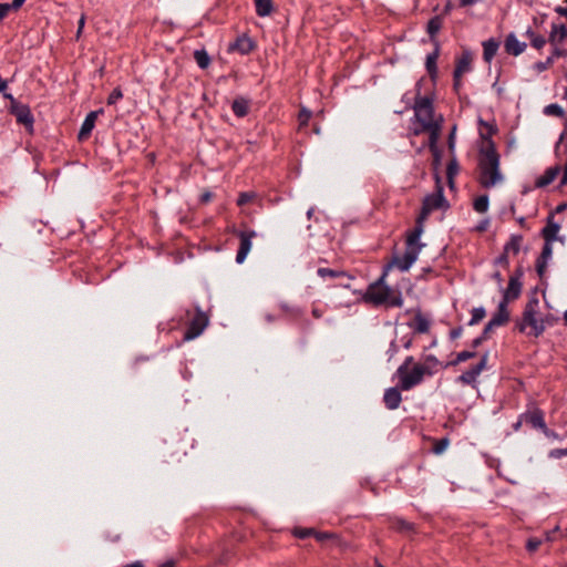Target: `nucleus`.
I'll list each match as a JSON object with an SVG mask.
<instances>
[{
	"label": "nucleus",
	"instance_id": "1",
	"mask_svg": "<svg viewBox=\"0 0 567 567\" xmlns=\"http://www.w3.org/2000/svg\"><path fill=\"white\" fill-rule=\"evenodd\" d=\"M478 124L486 128V133L481 131L480 135L487 142L486 146L482 147L480 151L482 156L478 162L480 184L484 188H491L503 181V175L499 171V155L491 138L492 135L496 133L497 128L483 118L478 120Z\"/></svg>",
	"mask_w": 567,
	"mask_h": 567
},
{
	"label": "nucleus",
	"instance_id": "2",
	"mask_svg": "<svg viewBox=\"0 0 567 567\" xmlns=\"http://www.w3.org/2000/svg\"><path fill=\"white\" fill-rule=\"evenodd\" d=\"M386 276L388 275L382 271L379 279L369 285L364 299L375 306L402 307V293L401 291H394L389 285L384 284Z\"/></svg>",
	"mask_w": 567,
	"mask_h": 567
},
{
	"label": "nucleus",
	"instance_id": "3",
	"mask_svg": "<svg viewBox=\"0 0 567 567\" xmlns=\"http://www.w3.org/2000/svg\"><path fill=\"white\" fill-rule=\"evenodd\" d=\"M538 298L536 296L530 297L525 305L522 319L516 323L519 332H526L529 327L530 331L527 332L529 336L539 337L544 333L546 326L544 320L538 318Z\"/></svg>",
	"mask_w": 567,
	"mask_h": 567
},
{
	"label": "nucleus",
	"instance_id": "4",
	"mask_svg": "<svg viewBox=\"0 0 567 567\" xmlns=\"http://www.w3.org/2000/svg\"><path fill=\"white\" fill-rule=\"evenodd\" d=\"M567 27L564 23H551V30L548 41L554 47L553 53L547 56L545 61H538L534 64V70L538 73L546 71L555 61L556 58L567 55V50L564 49L566 40Z\"/></svg>",
	"mask_w": 567,
	"mask_h": 567
},
{
	"label": "nucleus",
	"instance_id": "5",
	"mask_svg": "<svg viewBox=\"0 0 567 567\" xmlns=\"http://www.w3.org/2000/svg\"><path fill=\"white\" fill-rule=\"evenodd\" d=\"M425 244L421 243V240L411 243V237L406 236V248L404 254L402 256H393L392 260L383 267L382 271L388 275L392 267H396L402 272L408 271L417 260Z\"/></svg>",
	"mask_w": 567,
	"mask_h": 567
},
{
	"label": "nucleus",
	"instance_id": "6",
	"mask_svg": "<svg viewBox=\"0 0 567 567\" xmlns=\"http://www.w3.org/2000/svg\"><path fill=\"white\" fill-rule=\"evenodd\" d=\"M414 109V118L421 124L420 128H431L439 124L433 120L434 107L433 101L429 96L416 97Z\"/></svg>",
	"mask_w": 567,
	"mask_h": 567
},
{
	"label": "nucleus",
	"instance_id": "7",
	"mask_svg": "<svg viewBox=\"0 0 567 567\" xmlns=\"http://www.w3.org/2000/svg\"><path fill=\"white\" fill-rule=\"evenodd\" d=\"M426 369L427 368L422 364H415L410 371L408 370L404 373L398 374L396 377L399 378L400 389L403 391H410L421 384L425 375L432 377V372Z\"/></svg>",
	"mask_w": 567,
	"mask_h": 567
},
{
	"label": "nucleus",
	"instance_id": "8",
	"mask_svg": "<svg viewBox=\"0 0 567 567\" xmlns=\"http://www.w3.org/2000/svg\"><path fill=\"white\" fill-rule=\"evenodd\" d=\"M422 205L431 213L435 209L446 210L450 208V204L444 196V189L439 176H436V192L425 195Z\"/></svg>",
	"mask_w": 567,
	"mask_h": 567
},
{
	"label": "nucleus",
	"instance_id": "9",
	"mask_svg": "<svg viewBox=\"0 0 567 567\" xmlns=\"http://www.w3.org/2000/svg\"><path fill=\"white\" fill-rule=\"evenodd\" d=\"M10 103V112L16 116L17 122L24 125L27 131L33 132L34 116L29 105L19 103L14 97Z\"/></svg>",
	"mask_w": 567,
	"mask_h": 567
},
{
	"label": "nucleus",
	"instance_id": "10",
	"mask_svg": "<svg viewBox=\"0 0 567 567\" xmlns=\"http://www.w3.org/2000/svg\"><path fill=\"white\" fill-rule=\"evenodd\" d=\"M520 420H524L525 423L529 424L532 429L538 430L540 432H543L547 425L545 422L544 411L535 405L532 409L520 413Z\"/></svg>",
	"mask_w": 567,
	"mask_h": 567
},
{
	"label": "nucleus",
	"instance_id": "11",
	"mask_svg": "<svg viewBox=\"0 0 567 567\" xmlns=\"http://www.w3.org/2000/svg\"><path fill=\"white\" fill-rule=\"evenodd\" d=\"M257 233L255 230H240L238 231L239 237V248L236 254V262L243 264L252 246V238L256 237Z\"/></svg>",
	"mask_w": 567,
	"mask_h": 567
},
{
	"label": "nucleus",
	"instance_id": "12",
	"mask_svg": "<svg viewBox=\"0 0 567 567\" xmlns=\"http://www.w3.org/2000/svg\"><path fill=\"white\" fill-rule=\"evenodd\" d=\"M488 361V352H485L480 362L468 370L464 371L458 378L457 381L463 384L474 385L477 381L478 375L481 372L486 368Z\"/></svg>",
	"mask_w": 567,
	"mask_h": 567
},
{
	"label": "nucleus",
	"instance_id": "13",
	"mask_svg": "<svg viewBox=\"0 0 567 567\" xmlns=\"http://www.w3.org/2000/svg\"><path fill=\"white\" fill-rule=\"evenodd\" d=\"M560 227V223L555 220L554 213H550L546 218V226L540 231L544 245L553 246V243L558 239Z\"/></svg>",
	"mask_w": 567,
	"mask_h": 567
},
{
	"label": "nucleus",
	"instance_id": "14",
	"mask_svg": "<svg viewBox=\"0 0 567 567\" xmlns=\"http://www.w3.org/2000/svg\"><path fill=\"white\" fill-rule=\"evenodd\" d=\"M208 323V319L204 312L198 311V313L192 319L188 328L185 331L184 339L193 340L197 338L206 328Z\"/></svg>",
	"mask_w": 567,
	"mask_h": 567
},
{
	"label": "nucleus",
	"instance_id": "15",
	"mask_svg": "<svg viewBox=\"0 0 567 567\" xmlns=\"http://www.w3.org/2000/svg\"><path fill=\"white\" fill-rule=\"evenodd\" d=\"M400 383L396 386L385 389L383 394V403L388 410H396L402 402Z\"/></svg>",
	"mask_w": 567,
	"mask_h": 567
},
{
	"label": "nucleus",
	"instance_id": "16",
	"mask_svg": "<svg viewBox=\"0 0 567 567\" xmlns=\"http://www.w3.org/2000/svg\"><path fill=\"white\" fill-rule=\"evenodd\" d=\"M103 112H104L103 109H100L96 111H91L90 113L86 114V116L81 125V128L79 131V134H78V137L80 141L86 138L91 134V132L93 131V128L95 126L97 116L100 114H102Z\"/></svg>",
	"mask_w": 567,
	"mask_h": 567
},
{
	"label": "nucleus",
	"instance_id": "17",
	"mask_svg": "<svg viewBox=\"0 0 567 567\" xmlns=\"http://www.w3.org/2000/svg\"><path fill=\"white\" fill-rule=\"evenodd\" d=\"M430 214L431 212L422 205L421 212L415 220L414 228L406 235L408 237H411V243L421 240V236L424 233V223Z\"/></svg>",
	"mask_w": 567,
	"mask_h": 567
},
{
	"label": "nucleus",
	"instance_id": "18",
	"mask_svg": "<svg viewBox=\"0 0 567 567\" xmlns=\"http://www.w3.org/2000/svg\"><path fill=\"white\" fill-rule=\"evenodd\" d=\"M504 47L508 54L518 56L526 50L527 43L519 41L516 34L511 32L505 39Z\"/></svg>",
	"mask_w": 567,
	"mask_h": 567
},
{
	"label": "nucleus",
	"instance_id": "19",
	"mask_svg": "<svg viewBox=\"0 0 567 567\" xmlns=\"http://www.w3.org/2000/svg\"><path fill=\"white\" fill-rule=\"evenodd\" d=\"M472 54L470 51H464L461 58L457 59L456 65L453 72V78L456 80L462 76V74L467 73L472 70Z\"/></svg>",
	"mask_w": 567,
	"mask_h": 567
},
{
	"label": "nucleus",
	"instance_id": "20",
	"mask_svg": "<svg viewBox=\"0 0 567 567\" xmlns=\"http://www.w3.org/2000/svg\"><path fill=\"white\" fill-rule=\"evenodd\" d=\"M553 257V246L544 245L539 257L536 260V271L542 278L545 275L548 261Z\"/></svg>",
	"mask_w": 567,
	"mask_h": 567
},
{
	"label": "nucleus",
	"instance_id": "21",
	"mask_svg": "<svg viewBox=\"0 0 567 567\" xmlns=\"http://www.w3.org/2000/svg\"><path fill=\"white\" fill-rule=\"evenodd\" d=\"M440 128H441L440 124H435L431 128H414V132H413L414 135H419L425 131L430 132L429 146L437 158H439V154H440V151L437 148V140H439Z\"/></svg>",
	"mask_w": 567,
	"mask_h": 567
},
{
	"label": "nucleus",
	"instance_id": "22",
	"mask_svg": "<svg viewBox=\"0 0 567 567\" xmlns=\"http://www.w3.org/2000/svg\"><path fill=\"white\" fill-rule=\"evenodd\" d=\"M255 43L247 35L238 37L235 42L229 45V51H238L241 54H248L252 51Z\"/></svg>",
	"mask_w": 567,
	"mask_h": 567
},
{
	"label": "nucleus",
	"instance_id": "23",
	"mask_svg": "<svg viewBox=\"0 0 567 567\" xmlns=\"http://www.w3.org/2000/svg\"><path fill=\"white\" fill-rule=\"evenodd\" d=\"M559 173H560L559 165H554V166L548 167L544 172V174L536 179L535 187L544 188V187L548 186L549 184H551L555 181V178L557 177V175Z\"/></svg>",
	"mask_w": 567,
	"mask_h": 567
},
{
	"label": "nucleus",
	"instance_id": "24",
	"mask_svg": "<svg viewBox=\"0 0 567 567\" xmlns=\"http://www.w3.org/2000/svg\"><path fill=\"white\" fill-rule=\"evenodd\" d=\"M433 47H434V50L426 55L425 69H426V72L429 73V75L431 76V79L434 80L437 76L436 61L440 55V43H435V45H433Z\"/></svg>",
	"mask_w": 567,
	"mask_h": 567
},
{
	"label": "nucleus",
	"instance_id": "25",
	"mask_svg": "<svg viewBox=\"0 0 567 567\" xmlns=\"http://www.w3.org/2000/svg\"><path fill=\"white\" fill-rule=\"evenodd\" d=\"M522 289H523V282L518 281L516 278L509 277L507 288L506 289L503 288L501 290L503 293L502 296H504L511 300H516L520 296Z\"/></svg>",
	"mask_w": 567,
	"mask_h": 567
},
{
	"label": "nucleus",
	"instance_id": "26",
	"mask_svg": "<svg viewBox=\"0 0 567 567\" xmlns=\"http://www.w3.org/2000/svg\"><path fill=\"white\" fill-rule=\"evenodd\" d=\"M442 23H443L442 18L440 16H434L427 21L426 32H427V34L430 37V41L433 45H435V43H440L436 35L442 28Z\"/></svg>",
	"mask_w": 567,
	"mask_h": 567
},
{
	"label": "nucleus",
	"instance_id": "27",
	"mask_svg": "<svg viewBox=\"0 0 567 567\" xmlns=\"http://www.w3.org/2000/svg\"><path fill=\"white\" fill-rule=\"evenodd\" d=\"M483 59L485 62L489 63L497 53L499 48V42L495 38H489L485 40L483 43Z\"/></svg>",
	"mask_w": 567,
	"mask_h": 567
},
{
	"label": "nucleus",
	"instance_id": "28",
	"mask_svg": "<svg viewBox=\"0 0 567 567\" xmlns=\"http://www.w3.org/2000/svg\"><path fill=\"white\" fill-rule=\"evenodd\" d=\"M250 102L244 96L236 97L231 103V111L237 117H245L249 112Z\"/></svg>",
	"mask_w": 567,
	"mask_h": 567
},
{
	"label": "nucleus",
	"instance_id": "29",
	"mask_svg": "<svg viewBox=\"0 0 567 567\" xmlns=\"http://www.w3.org/2000/svg\"><path fill=\"white\" fill-rule=\"evenodd\" d=\"M416 333H426L430 330L431 321L429 318L417 310L414 317V323H409Z\"/></svg>",
	"mask_w": 567,
	"mask_h": 567
},
{
	"label": "nucleus",
	"instance_id": "30",
	"mask_svg": "<svg viewBox=\"0 0 567 567\" xmlns=\"http://www.w3.org/2000/svg\"><path fill=\"white\" fill-rule=\"evenodd\" d=\"M523 239H524L523 235L512 234L509 236L508 241L505 243L503 249L508 255L509 254L517 255V254H519V251L522 249Z\"/></svg>",
	"mask_w": 567,
	"mask_h": 567
},
{
	"label": "nucleus",
	"instance_id": "31",
	"mask_svg": "<svg viewBox=\"0 0 567 567\" xmlns=\"http://www.w3.org/2000/svg\"><path fill=\"white\" fill-rule=\"evenodd\" d=\"M256 14L265 18L271 14L274 10L272 0H255Z\"/></svg>",
	"mask_w": 567,
	"mask_h": 567
},
{
	"label": "nucleus",
	"instance_id": "32",
	"mask_svg": "<svg viewBox=\"0 0 567 567\" xmlns=\"http://www.w3.org/2000/svg\"><path fill=\"white\" fill-rule=\"evenodd\" d=\"M424 364L423 367L427 368L426 370H430L432 372V375L437 372L439 368H445L449 365H443L440 360L434 354H424Z\"/></svg>",
	"mask_w": 567,
	"mask_h": 567
},
{
	"label": "nucleus",
	"instance_id": "33",
	"mask_svg": "<svg viewBox=\"0 0 567 567\" xmlns=\"http://www.w3.org/2000/svg\"><path fill=\"white\" fill-rule=\"evenodd\" d=\"M525 35L529 38V41H530V45L537 50H540L544 48V45L546 44L547 40L545 39V37L540 35V34H537L533 31L532 28H528L526 31H525Z\"/></svg>",
	"mask_w": 567,
	"mask_h": 567
},
{
	"label": "nucleus",
	"instance_id": "34",
	"mask_svg": "<svg viewBox=\"0 0 567 567\" xmlns=\"http://www.w3.org/2000/svg\"><path fill=\"white\" fill-rule=\"evenodd\" d=\"M194 59L199 69L205 70L210 64V56L205 49L195 50Z\"/></svg>",
	"mask_w": 567,
	"mask_h": 567
},
{
	"label": "nucleus",
	"instance_id": "35",
	"mask_svg": "<svg viewBox=\"0 0 567 567\" xmlns=\"http://www.w3.org/2000/svg\"><path fill=\"white\" fill-rule=\"evenodd\" d=\"M489 207V197L484 194L475 198L473 203V208L476 213L484 214L488 210Z\"/></svg>",
	"mask_w": 567,
	"mask_h": 567
},
{
	"label": "nucleus",
	"instance_id": "36",
	"mask_svg": "<svg viewBox=\"0 0 567 567\" xmlns=\"http://www.w3.org/2000/svg\"><path fill=\"white\" fill-rule=\"evenodd\" d=\"M317 275L322 279H326V278L332 279V278L347 276V274L344 271L331 269V268H323V267L318 268Z\"/></svg>",
	"mask_w": 567,
	"mask_h": 567
},
{
	"label": "nucleus",
	"instance_id": "37",
	"mask_svg": "<svg viewBox=\"0 0 567 567\" xmlns=\"http://www.w3.org/2000/svg\"><path fill=\"white\" fill-rule=\"evenodd\" d=\"M509 320V316H504L501 313H493L489 321L486 323L488 326V329H494L504 326Z\"/></svg>",
	"mask_w": 567,
	"mask_h": 567
},
{
	"label": "nucleus",
	"instance_id": "38",
	"mask_svg": "<svg viewBox=\"0 0 567 567\" xmlns=\"http://www.w3.org/2000/svg\"><path fill=\"white\" fill-rule=\"evenodd\" d=\"M279 307L289 315L291 320H297L303 315V310L301 308L290 307L288 303L284 301L279 303Z\"/></svg>",
	"mask_w": 567,
	"mask_h": 567
},
{
	"label": "nucleus",
	"instance_id": "39",
	"mask_svg": "<svg viewBox=\"0 0 567 567\" xmlns=\"http://www.w3.org/2000/svg\"><path fill=\"white\" fill-rule=\"evenodd\" d=\"M471 319L468 321V326H475L480 321H482L486 315V310L483 306L475 307L471 311Z\"/></svg>",
	"mask_w": 567,
	"mask_h": 567
},
{
	"label": "nucleus",
	"instance_id": "40",
	"mask_svg": "<svg viewBox=\"0 0 567 567\" xmlns=\"http://www.w3.org/2000/svg\"><path fill=\"white\" fill-rule=\"evenodd\" d=\"M543 113L547 116L563 117L565 115L564 109L557 103L546 105L543 110Z\"/></svg>",
	"mask_w": 567,
	"mask_h": 567
},
{
	"label": "nucleus",
	"instance_id": "41",
	"mask_svg": "<svg viewBox=\"0 0 567 567\" xmlns=\"http://www.w3.org/2000/svg\"><path fill=\"white\" fill-rule=\"evenodd\" d=\"M458 173V165L455 158H453L446 167V176L449 179V184L451 187H453V179L455 175Z\"/></svg>",
	"mask_w": 567,
	"mask_h": 567
},
{
	"label": "nucleus",
	"instance_id": "42",
	"mask_svg": "<svg viewBox=\"0 0 567 567\" xmlns=\"http://www.w3.org/2000/svg\"><path fill=\"white\" fill-rule=\"evenodd\" d=\"M476 355V352L475 351H470V350H464V351H461L456 354V358L454 361H452L450 364L452 365H456L461 362H465L472 358H474Z\"/></svg>",
	"mask_w": 567,
	"mask_h": 567
},
{
	"label": "nucleus",
	"instance_id": "43",
	"mask_svg": "<svg viewBox=\"0 0 567 567\" xmlns=\"http://www.w3.org/2000/svg\"><path fill=\"white\" fill-rule=\"evenodd\" d=\"M492 331V329H488V326L485 324L482 333L474 338L473 341H472V348L476 349L478 348L484 341H486L488 339V336H489V332Z\"/></svg>",
	"mask_w": 567,
	"mask_h": 567
},
{
	"label": "nucleus",
	"instance_id": "44",
	"mask_svg": "<svg viewBox=\"0 0 567 567\" xmlns=\"http://www.w3.org/2000/svg\"><path fill=\"white\" fill-rule=\"evenodd\" d=\"M543 544V539L538 537H530L526 542V549L529 553L536 551L539 546Z\"/></svg>",
	"mask_w": 567,
	"mask_h": 567
},
{
	"label": "nucleus",
	"instance_id": "45",
	"mask_svg": "<svg viewBox=\"0 0 567 567\" xmlns=\"http://www.w3.org/2000/svg\"><path fill=\"white\" fill-rule=\"evenodd\" d=\"M399 352V346L396 343V338L391 340L388 350L385 351L386 360L390 362Z\"/></svg>",
	"mask_w": 567,
	"mask_h": 567
},
{
	"label": "nucleus",
	"instance_id": "46",
	"mask_svg": "<svg viewBox=\"0 0 567 567\" xmlns=\"http://www.w3.org/2000/svg\"><path fill=\"white\" fill-rule=\"evenodd\" d=\"M121 99H123V92L121 87H115L107 97V104L114 105L116 104Z\"/></svg>",
	"mask_w": 567,
	"mask_h": 567
},
{
	"label": "nucleus",
	"instance_id": "47",
	"mask_svg": "<svg viewBox=\"0 0 567 567\" xmlns=\"http://www.w3.org/2000/svg\"><path fill=\"white\" fill-rule=\"evenodd\" d=\"M255 196L256 195L252 192H243L238 195L237 205L244 206V205L248 204Z\"/></svg>",
	"mask_w": 567,
	"mask_h": 567
},
{
	"label": "nucleus",
	"instance_id": "48",
	"mask_svg": "<svg viewBox=\"0 0 567 567\" xmlns=\"http://www.w3.org/2000/svg\"><path fill=\"white\" fill-rule=\"evenodd\" d=\"M567 456V446L564 449H553L548 452V457L551 460H559Z\"/></svg>",
	"mask_w": 567,
	"mask_h": 567
},
{
	"label": "nucleus",
	"instance_id": "49",
	"mask_svg": "<svg viewBox=\"0 0 567 567\" xmlns=\"http://www.w3.org/2000/svg\"><path fill=\"white\" fill-rule=\"evenodd\" d=\"M561 145L564 147V152L567 153V130H564L563 133L559 135V138L555 145L556 153L559 152Z\"/></svg>",
	"mask_w": 567,
	"mask_h": 567
},
{
	"label": "nucleus",
	"instance_id": "50",
	"mask_svg": "<svg viewBox=\"0 0 567 567\" xmlns=\"http://www.w3.org/2000/svg\"><path fill=\"white\" fill-rule=\"evenodd\" d=\"M447 445H449V439L447 437H443V439L439 440L434 444L433 452L435 454H441V453H443L446 450Z\"/></svg>",
	"mask_w": 567,
	"mask_h": 567
},
{
	"label": "nucleus",
	"instance_id": "51",
	"mask_svg": "<svg viewBox=\"0 0 567 567\" xmlns=\"http://www.w3.org/2000/svg\"><path fill=\"white\" fill-rule=\"evenodd\" d=\"M508 256L509 255L506 254L505 250L503 249V252L494 259V265L495 266H503V267L507 268L509 266V258H508Z\"/></svg>",
	"mask_w": 567,
	"mask_h": 567
},
{
	"label": "nucleus",
	"instance_id": "52",
	"mask_svg": "<svg viewBox=\"0 0 567 567\" xmlns=\"http://www.w3.org/2000/svg\"><path fill=\"white\" fill-rule=\"evenodd\" d=\"M512 301L511 299H507L506 297L502 296V299L501 301L498 302V306H497V310L496 312L497 313H501V315H504V316H509V312H508V309H507V306H508V302Z\"/></svg>",
	"mask_w": 567,
	"mask_h": 567
},
{
	"label": "nucleus",
	"instance_id": "53",
	"mask_svg": "<svg viewBox=\"0 0 567 567\" xmlns=\"http://www.w3.org/2000/svg\"><path fill=\"white\" fill-rule=\"evenodd\" d=\"M547 439L553 441H563L565 439V435H560L557 432L550 430L547 425L546 429L542 432Z\"/></svg>",
	"mask_w": 567,
	"mask_h": 567
},
{
	"label": "nucleus",
	"instance_id": "54",
	"mask_svg": "<svg viewBox=\"0 0 567 567\" xmlns=\"http://www.w3.org/2000/svg\"><path fill=\"white\" fill-rule=\"evenodd\" d=\"M414 362V358L412 355H409L404 359L402 364L396 369L395 375L404 373L409 370L410 365Z\"/></svg>",
	"mask_w": 567,
	"mask_h": 567
},
{
	"label": "nucleus",
	"instance_id": "55",
	"mask_svg": "<svg viewBox=\"0 0 567 567\" xmlns=\"http://www.w3.org/2000/svg\"><path fill=\"white\" fill-rule=\"evenodd\" d=\"M311 117V112L306 109V107H302L299 112V115H298V118H299V122H300V125H306L308 124L309 120Z\"/></svg>",
	"mask_w": 567,
	"mask_h": 567
},
{
	"label": "nucleus",
	"instance_id": "56",
	"mask_svg": "<svg viewBox=\"0 0 567 567\" xmlns=\"http://www.w3.org/2000/svg\"><path fill=\"white\" fill-rule=\"evenodd\" d=\"M25 0H12L10 3H4V7H8V13L13 10L20 9L24 4Z\"/></svg>",
	"mask_w": 567,
	"mask_h": 567
},
{
	"label": "nucleus",
	"instance_id": "57",
	"mask_svg": "<svg viewBox=\"0 0 567 567\" xmlns=\"http://www.w3.org/2000/svg\"><path fill=\"white\" fill-rule=\"evenodd\" d=\"M401 344L404 349L409 350L413 344V337L411 334H405L400 339Z\"/></svg>",
	"mask_w": 567,
	"mask_h": 567
},
{
	"label": "nucleus",
	"instance_id": "58",
	"mask_svg": "<svg viewBox=\"0 0 567 567\" xmlns=\"http://www.w3.org/2000/svg\"><path fill=\"white\" fill-rule=\"evenodd\" d=\"M463 333V327L458 326L450 331V339L456 340L458 339Z\"/></svg>",
	"mask_w": 567,
	"mask_h": 567
},
{
	"label": "nucleus",
	"instance_id": "59",
	"mask_svg": "<svg viewBox=\"0 0 567 567\" xmlns=\"http://www.w3.org/2000/svg\"><path fill=\"white\" fill-rule=\"evenodd\" d=\"M489 226V219L488 218H484L482 219L476 226H475V230L476 231H485Z\"/></svg>",
	"mask_w": 567,
	"mask_h": 567
},
{
	"label": "nucleus",
	"instance_id": "60",
	"mask_svg": "<svg viewBox=\"0 0 567 567\" xmlns=\"http://www.w3.org/2000/svg\"><path fill=\"white\" fill-rule=\"evenodd\" d=\"M524 277V268L523 266H518L514 274L511 276V278H516L518 281H522V278Z\"/></svg>",
	"mask_w": 567,
	"mask_h": 567
},
{
	"label": "nucleus",
	"instance_id": "61",
	"mask_svg": "<svg viewBox=\"0 0 567 567\" xmlns=\"http://www.w3.org/2000/svg\"><path fill=\"white\" fill-rule=\"evenodd\" d=\"M492 278L496 281L497 286L499 289H503V276L499 271H495L493 275H492Z\"/></svg>",
	"mask_w": 567,
	"mask_h": 567
},
{
	"label": "nucleus",
	"instance_id": "62",
	"mask_svg": "<svg viewBox=\"0 0 567 567\" xmlns=\"http://www.w3.org/2000/svg\"><path fill=\"white\" fill-rule=\"evenodd\" d=\"M311 534H313V529H300L296 532V536H298L299 538H306Z\"/></svg>",
	"mask_w": 567,
	"mask_h": 567
},
{
	"label": "nucleus",
	"instance_id": "63",
	"mask_svg": "<svg viewBox=\"0 0 567 567\" xmlns=\"http://www.w3.org/2000/svg\"><path fill=\"white\" fill-rule=\"evenodd\" d=\"M567 185V164L564 167L563 176L559 182V186H566Z\"/></svg>",
	"mask_w": 567,
	"mask_h": 567
},
{
	"label": "nucleus",
	"instance_id": "64",
	"mask_svg": "<svg viewBox=\"0 0 567 567\" xmlns=\"http://www.w3.org/2000/svg\"><path fill=\"white\" fill-rule=\"evenodd\" d=\"M157 567H175V560L174 559H167L164 563L159 564Z\"/></svg>",
	"mask_w": 567,
	"mask_h": 567
}]
</instances>
